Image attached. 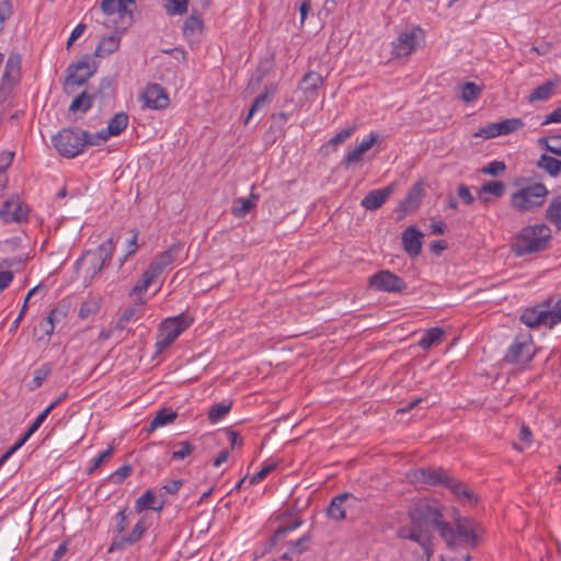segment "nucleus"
Here are the masks:
<instances>
[{
  "instance_id": "nucleus-35",
  "label": "nucleus",
  "mask_w": 561,
  "mask_h": 561,
  "mask_svg": "<svg viewBox=\"0 0 561 561\" xmlns=\"http://www.w3.org/2000/svg\"><path fill=\"white\" fill-rule=\"evenodd\" d=\"M546 216L558 229H561V196H558L549 204Z\"/></svg>"
},
{
  "instance_id": "nucleus-61",
  "label": "nucleus",
  "mask_w": 561,
  "mask_h": 561,
  "mask_svg": "<svg viewBox=\"0 0 561 561\" xmlns=\"http://www.w3.org/2000/svg\"><path fill=\"white\" fill-rule=\"evenodd\" d=\"M163 271L164 268L152 261L144 274L146 277L154 282L163 273Z\"/></svg>"
},
{
  "instance_id": "nucleus-46",
  "label": "nucleus",
  "mask_w": 561,
  "mask_h": 561,
  "mask_svg": "<svg viewBox=\"0 0 561 561\" xmlns=\"http://www.w3.org/2000/svg\"><path fill=\"white\" fill-rule=\"evenodd\" d=\"M231 409L230 403H218L215 404L208 412V420L211 423L218 422L222 419Z\"/></svg>"
},
{
  "instance_id": "nucleus-50",
  "label": "nucleus",
  "mask_w": 561,
  "mask_h": 561,
  "mask_svg": "<svg viewBox=\"0 0 561 561\" xmlns=\"http://www.w3.org/2000/svg\"><path fill=\"white\" fill-rule=\"evenodd\" d=\"M68 310L69 307L67 305H59L49 312L47 318L54 324L59 323L67 317Z\"/></svg>"
},
{
  "instance_id": "nucleus-53",
  "label": "nucleus",
  "mask_w": 561,
  "mask_h": 561,
  "mask_svg": "<svg viewBox=\"0 0 561 561\" xmlns=\"http://www.w3.org/2000/svg\"><path fill=\"white\" fill-rule=\"evenodd\" d=\"M309 541H310V537L309 536H302V537H300L299 539H297L295 541L288 542V547L290 548V552H293L295 554L302 553L304 551H306L308 549Z\"/></svg>"
},
{
  "instance_id": "nucleus-44",
  "label": "nucleus",
  "mask_w": 561,
  "mask_h": 561,
  "mask_svg": "<svg viewBox=\"0 0 561 561\" xmlns=\"http://www.w3.org/2000/svg\"><path fill=\"white\" fill-rule=\"evenodd\" d=\"M164 8L169 15H182L187 11L188 0H163Z\"/></svg>"
},
{
  "instance_id": "nucleus-7",
  "label": "nucleus",
  "mask_w": 561,
  "mask_h": 561,
  "mask_svg": "<svg viewBox=\"0 0 561 561\" xmlns=\"http://www.w3.org/2000/svg\"><path fill=\"white\" fill-rule=\"evenodd\" d=\"M96 66L90 62V56H84L78 62L72 64L67 69V77L64 90L67 94L75 93L78 87L87 83V81L95 73Z\"/></svg>"
},
{
  "instance_id": "nucleus-31",
  "label": "nucleus",
  "mask_w": 561,
  "mask_h": 561,
  "mask_svg": "<svg viewBox=\"0 0 561 561\" xmlns=\"http://www.w3.org/2000/svg\"><path fill=\"white\" fill-rule=\"evenodd\" d=\"M537 167L552 178H557L561 173V160L548 154H541Z\"/></svg>"
},
{
  "instance_id": "nucleus-14",
  "label": "nucleus",
  "mask_w": 561,
  "mask_h": 561,
  "mask_svg": "<svg viewBox=\"0 0 561 561\" xmlns=\"http://www.w3.org/2000/svg\"><path fill=\"white\" fill-rule=\"evenodd\" d=\"M28 208L19 198H12L4 202L0 209V218L4 222H22L26 220Z\"/></svg>"
},
{
  "instance_id": "nucleus-1",
  "label": "nucleus",
  "mask_w": 561,
  "mask_h": 561,
  "mask_svg": "<svg viewBox=\"0 0 561 561\" xmlns=\"http://www.w3.org/2000/svg\"><path fill=\"white\" fill-rule=\"evenodd\" d=\"M412 528H400L398 536L417 542L428 561L433 550V530L436 529L444 541H451V525L444 520L443 507L433 500L422 499L413 503L409 511Z\"/></svg>"
},
{
  "instance_id": "nucleus-23",
  "label": "nucleus",
  "mask_w": 561,
  "mask_h": 561,
  "mask_svg": "<svg viewBox=\"0 0 561 561\" xmlns=\"http://www.w3.org/2000/svg\"><path fill=\"white\" fill-rule=\"evenodd\" d=\"M165 504V500L163 494L161 493L159 496H156L151 490H147L137 501H136V511L142 512L145 510H152L154 512H160Z\"/></svg>"
},
{
  "instance_id": "nucleus-34",
  "label": "nucleus",
  "mask_w": 561,
  "mask_h": 561,
  "mask_svg": "<svg viewBox=\"0 0 561 561\" xmlns=\"http://www.w3.org/2000/svg\"><path fill=\"white\" fill-rule=\"evenodd\" d=\"M444 335V330L440 328H432L426 331L424 336L420 340L419 346L423 350H428L433 345H436L440 342Z\"/></svg>"
},
{
  "instance_id": "nucleus-22",
  "label": "nucleus",
  "mask_w": 561,
  "mask_h": 561,
  "mask_svg": "<svg viewBox=\"0 0 561 561\" xmlns=\"http://www.w3.org/2000/svg\"><path fill=\"white\" fill-rule=\"evenodd\" d=\"M203 30V20L201 14L193 9L191 15L185 20L183 25V35L190 42L199 39Z\"/></svg>"
},
{
  "instance_id": "nucleus-5",
  "label": "nucleus",
  "mask_w": 561,
  "mask_h": 561,
  "mask_svg": "<svg viewBox=\"0 0 561 561\" xmlns=\"http://www.w3.org/2000/svg\"><path fill=\"white\" fill-rule=\"evenodd\" d=\"M193 323V318L181 313L161 322L156 341L157 353H162Z\"/></svg>"
},
{
  "instance_id": "nucleus-48",
  "label": "nucleus",
  "mask_w": 561,
  "mask_h": 561,
  "mask_svg": "<svg viewBox=\"0 0 561 561\" xmlns=\"http://www.w3.org/2000/svg\"><path fill=\"white\" fill-rule=\"evenodd\" d=\"M100 309V304L96 299H89L84 302H82L80 310H79V317L81 319H87L88 317L95 314Z\"/></svg>"
},
{
  "instance_id": "nucleus-49",
  "label": "nucleus",
  "mask_w": 561,
  "mask_h": 561,
  "mask_svg": "<svg viewBox=\"0 0 561 561\" xmlns=\"http://www.w3.org/2000/svg\"><path fill=\"white\" fill-rule=\"evenodd\" d=\"M474 137H481L484 139L494 138L496 136H500V131L497 128V123H491L486 126L480 128L478 131L473 134Z\"/></svg>"
},
{
  "instance_id": "nucleus-13",
  "label": "nucleus",
  "mask_w": 561,
  "mask_h": 561,
  "mask_svg": "<svg viewBox=\"0 0 561 561\" xmlns=\"http://www.w3.org/2000/svg\"><path fill=\"white\" fill-rule=\"evenodd\" d=\"M417 33H421L419 27L401 32L393 43V55L397 57L411 55L419 46Z\"/></svg>"
},
{
  "instance_id": "nucleus-12",
  "label": "nucleus",
  "mask_w": 561,
  "mask_h": 561,
  "mask_svg": "<svg viewBox=\"0 0 561 561\" xmlns=\"http://www.w3.org/2000/svg\"><path fill=\"white\" fill-rule=\"evenodd\" d=\"M356 503L357 499L352 493H341L331 500L327 510L328 516L336 522L344 520L347 510L354 507Z\"/></svg>"
},
{
  "instance_id": "nucleus-26",
  "label": "nucleus",
  "mask_w": 561,
  "mask_h": 561,
  "mask_svg": "<svg viewBox=\"0 0 561 561\" xmlns=\"http://www.w3.org/2000/svg\"><path fill=\"white\" fill-rule=\"evenodd\" d=\"M259 201V195L255 193H251L248 198L238 197L233 201V206L231 208V213L237 218H243L247 214H249L256 205Z\"/></svg>"
},
{
  "instance_id": "nucleus-32",
  "label": "nucleus",
  "mask_w": 561,
  "mask_h": 561,
  "mask_svg": "<svg viewBox=\"0 0 561 561\" xmlns=\"http://www.w3.org/2000/svg\"><path fill=\"white\" fill-rule=\"evenodd\" d=\"M182 250V245L180 243H174L170 245L165 251L159 253L153 261L160 265L162 268H167L170 266L179 256Z\"/></svg>"
},
{
  "instance_id": "nucleus-17",
  "label": "nucleus",
  "mask_w": 561,
  "mask_h": 561,
  "mask_svg": "<svg viewBox=\"0 0 561 561\" xmlns=\"http://www.w3.org/2000/svg\"><path fill=\"white\" fill-rule=\"evenodd\" d=\"M380 139V136L376 133H370L369 136L362 140V142L355 147L351 152H348L344 160L343 165L345 168H350L351 165L359 162L364 154L367 153L374 145H376Z\"/></svg>"
},
{
  "instance_id": "nucleus-29",
  "label": "nucleus",
  "mask_w": 561,
  "mask_h": 561,
  "mask_svg": "<svg viewBox=\"0 0 561 561\" xmlns=\"http://www.w3.org/2000/svg\"><path fill=\"white\" fill-rule=\"evenodd\" d=\"M276 93V88L271 84L270 87H266L265 88V91L260 94L257 98H255V100L253 101L250 110H249V114H248V117L245 119V123L249 122V119L257 112L260 111L261 108L267 106L273 96L275 95Z\"/></svg>"
},
{
  "instance_id": "nucleus-10",
  "label": "nucleus",
  "mask_w": 561,
  "mask_h": 561,
  "mask_svg": "<svg viewBox=\"0 0 561 561\" xmlns=\"http://www.w3.org/2000/svg\"><path fill=\"white\" fill-rule=\"evenodd\" d=\"M369 285L377 290L401 293L407 288L402 278L389 271H380L369 277Z\"/></svg>"
},
{
  "instance_id": "nucleus-43",
  "label": "nucleus",
  "mask_w": 561,
  "mask_h": 561,
  "mask_svg": "<svg viewBox=\"0 0 561 561\" xmlns=\"http://www.w3.org/2000/svg\"><path fill=\"white\" fill-rule=\"evenodd\" d=\"M553 91V84L551 82H546L539 87H537L529 95V101H545L548 100Z\"/></svg>"
},
{
  "instance_id": "nucleus-57",
  "label": "nucleus",
  "mask_w": 561,
  "mask_h": 561,
  "mask_svg": "<svg viewBox=\"0 0 561 561\" xmlns=\"http://www.w3.org/2000/svg\"><path fill=\"white\" fill-rule=\"evenodd\" d=\"M114 453V447L110 446L106 450L102 451L93 461L92 467L90 468L89 472H93L99 467H101L108 458L112 457Z\"/></svg>"
},
{
  "instance_id": "nucleus-4",
  "label": "nucleus",
  "mask_w": 561,
  "mask_h": 561,
  "mask_svg": "<svg viewBox=\"0 0 561 561\" xmlns=\"http://www.w3.org/2000/svg\"><path fill=\"white\" fill-rule=\"evenodd\" d=\"M549 191L542 183L523 186L510 197L511 207L518 213H529L541 207Z\"/></svg>"
},
{
  "instance_id": "nucleus-15",
  "label": "nucleus",
  "mask_w": 561,
  "mask_h": 561,
  "mask_svg": "<svg viewBox=\"0 0 561 561\" xmlns=\"http://www.w3.org/2000/svg\"><path fill=\"white\" fill-rule=\"evenodd\" d=\"M146 106L154 110L164 108L169 105V96L165 90L157 84H149L142 93Z\"/></svg>"
},
{
  "instance_id": "nucleus-42",
  "label": "nucleus",
  "mask_w": 561,
  "mask_h": 561,
  "mask_svg": "<svg viewBox=\"0 0 561 561\" xmlns=\"http://www.w3.org/2000/svg\"><path fill=\"white\" fill-rule=\"evenodd\" d=\"M524 127L520 118H508L497 123L500 135H508Z\"/></svg>"
},
{
  "instance_id": "nucleus-11",
  "label": "nucleus",
  "mask_w": 561,
  "mask_h": 561,
  "mask_svg": "<svg viewBox=\"0 0 561 561\" xmlns=\"http://www.w3.org/2000/svg\"><path fill=\"white\" fill-rule=\"evenodd\" d=\"M453 540L445 541L447 547L455 550L458 542H461L469 547H474L478 542L477 535L473 531L472 526L468 520L457 519L455 527L451 526Z\"/></svg>"
},
{
  "instance_id": "nucleus-55",
  "label": "nucleus",
  "mask_w": 561,
  "mask_h": 561,
  "mask_svg": "<svg viewBox=\"0 0 561 561\" xmlns=\"http://www.w3.org/2000/svg\"><path fill=\"white\" fill-rule=\"evenodd\" d=\"M301 522L296 520L295 523L287 525L285 527L279 528L276 530L274 536L271 538V546H275L283 537H285L288 533L296 529L298 526H300Z\"/></svg>"
},
{
  "instance_id": "nucleus-8",
  "label": "nucleus",
  "mask_w": 561,
  "mask_h": 561,
  "mask_svg": "<svg viewBox=\"0 0 561 561\" xmlns=\"http://www.w3.org/2000/svg\"><path fill=\"white\" fill-rule=\"evenodd\" d=\"M535 354L536 348L531 335L519 333L508 347L504 360L510 364H527L534 358Z\"/></svg>"
},
{
  "instance_id": "nucleus-24",
  "label": "nucleus",
  "mask_w": 561,
  "mask_h": 561,
  "mask_svg": "<svg viewBox=\"0 0 561 561\" xmlns=\"http://www.w3.org/2000/svg\"><path fill=\"white\" fill-rule=\"evenodd\" d=\"M423 195V185L422 183H415L408 192L407 196L400 204V208L403 213H410L415 210Z\"/></svg>"
},
{
  "instance_id": "nucleus-52",
  "label": "nucleus",
  "mask_w": 561,
  "mask_h": 561,
  "mask_svg": "<svg viewBox=\"0 0 561 561\" xmlns=\"http://www.w3.org/2000/svg\"><path fill=\"white\" fill-rule=\"evenodd\" d=\"M505 169L506 164L503 161H492L482 168V173L492 176H497L502 174L505 171Z\"/></svg>"
},
{
  "instance_id": "nucleus-37",
  "label": "nucleus",
  "mask_w": 561,
  "mask_h": 561,
  "mask_svg": "<svg viewBox=\"0 0 561 561\" xmlns=\"http://www.w3.org/2000/svg\"><path fill=\"white\" fill-rule=\"evenodd\" d=\"M450 491L457 495L458 497L466 499L469 503H476L477 497L474 496L473 492L468 489L466 485H463L461 482H456L450 479V482L445 484Z\"/></svg>"
},
{
  "instance_id": "nucleus-16",
  "label": "nucleus",
  "mask_w": 561,
  "mask_h": 561,
  "mask_svg": "<svg viewBox=\"0 0 561 561\" xmlns=\"http://www.w3.org/2000/svg\"><path fill=\"white\" fill-rule=\"evenodd\" d=\"M396 185L390 184L383 188L370 191L360 202L366 210H377L394 193Z\"/></svg>"
},
{
  "instance_id": "nucleus-64",
  "label": "nucleus",
  "mask_w": 561,
  "mask_h": 561,
  "mask_svg": "<svg viewBox=\"0 0 561 561\" xmlns=\"http://www.w3.org/2000/svg\"><path fill=\"white\" fill-rule=\"evenodd\" d=\"M130 472H131L130 466H122L113 473V479L116 482H122L130 474Z\"/></svg>"
},
{
  "instance_id": "nucleus-21",
  "label": "nucleus",
  "mask_w": 561,
  "mask_h": 561,
  "mask_svg": "<svg viewBox=\"0 0 561 561\" xmlns=\"http://www.w3.org/2000/svg\"><path fill=\"white\" fill-rule=\"evenodd\" d=\"M147 529V526L145 525V522L140 519L133 528L130 534L127 536H123L121 539L115 540L112 542V545L108 548V552H114L116 550H122L125 548V546H131L140 540L142 535L145 534Z\"/></svg>"
},
{
  "instance_id": "nucleus-60",
  "label": "nucleus",
  "mask_w": 561,
  "mask_h": 561,
  "mask_svg": "<svg viewBox=\"0 0 561 561\" xmlns=\"http://www.w3.org/2000/svg\"><path fill=\"white\" fill-rule=\"evenodd\" d=\"M163 271L164 268L152 261L144 274L146 277L154 282L163 273Z\"/></svg>"
},
{
  "instance_id": "nucleus-28",
  "label": "nucleus",
  "mask_w": 561,
  "mask_h": 561,
  "mask_svg": "<svg viewBox=\"0 0 561 561\" xmlns=\"http://www.w3.org/2000/svg\"><path fill=\"white\" fill-rule=\"evenodd\" d=\"M178 417V413L170 408L160 409L150 422L147 432L152 433L158 427L172 423Z\"/></svg>"
},
{
  "instance_id": "nucleus-33",
  "label": "nucleus",
  "mask_w": 561,
  "mask_h": 561,
  "mask_svg": "<svg viewBox=\"0 0 561 561\" xmlns=\"http://www.w3.org/2000/svg\"><path fill=\"white\" fill-rule=\"evenodd\" d=\"M128 125V115L124 112L115 114L108 122L106 134L111 136L119 135Z\"/></svg>"
},
{
  "instance_id": "nucleus-62",
  "label": "nucleus",
  "mask_w": 561,
  "mask_h": 561,
  "mask_svg": "<svg viewBox=\"0 0 561 561\" xmlns=\"http://www.w3.org/2000/svg\"><path fill=\"white\" fill-rule=\"evenodd\" d=\"M153 282L151 279H149L148 277L145 276V274L142 273V276H141V279H139L135 286L133 287L131 289V294H142L145 293L148 287L152 284Z\"/></svg>"
},
{
  "instance_id": "nucleus-54",
  "label": "nucleus",
  "mask_w": 561,
  "mask_h": 561,
  "mask_svg": "<svg viewBox=\"0 0 561 561\" xmlns=\"http://www.w3.org/2000/svg\"><path fill=\"white\" fill-rule=\"evenodd\" d=\"M85 261H89L90 266L87 270V274L89 280L91 282L105 266V262L100 259L88 257Z\"/></svg>"
},
{
  "instance_id": "nucleus-9",
  "label": "nucleus",
  "mask_w": 561,
  "mask_h": 561,
  "mask_svg": "<svg viewBox=\"0 0 561 561\" xmlns=\"http://www.w3.org/2000/svg\"><path fill=\"white\" fill-rule=\"evenodd\" d=\"M21 78V57L18 54L9 56L0 82V93L5 99Z\"/></svg>"
},
{
  "instance_id": "nucleus-30",
  "label": "nucleus",
  "mask_w": 561,
  "mask_h": 561,
  "mask_svg": "<svg viewBox=\"0 0 561 561\" xmlns=\"http://www.w3.org/2000/svg\"><path fill=\"white\" fill-rule=\"evenodd\" d=\"M506 185L502 181H490L485 182L479 192V198L482 203H488L489 199L485 197V194L493 195L496 198L502 197L505 194Z\"/></svg>"
},
{
  "instance_id": "nucleus-3",
  "label": "nucleus",
  "mask_w": 561,
  "mask_h": 561,
  "mask_svg": "<svg viewBox=\"0 0 561 561\" xmlns=\"http://www.w3.org/2000/svg\"><path fill=\"white\" fill-rule=\"evenodd\" d=\"M135 7V0H103L100 7L103 19L98 21L107 28L123 32L133 22Z\"/></svg>"
},
{
  "instance_id": "nucleus-47",
  "label": "nucleus",
  "mask_w": 561,
  "mask_h": 561,
  "mask_svg": "<svg viewBox=\"0 0 561 561\" xmlns=\"http://www.w3.org/2000/svg\"><path fill=\"white\" fill-rule=\"evenodd\" d=\"M49 412L45 409L33 422L26 433L18 440L20 444L24 445L25 442L39 428L43 422L48 416Z\"/></svg>"
},
{
  "instance_id": "nucleus-45",
  "label": "nucleus",
  "mask_w": 561,
  "mask_h": 561,
  "mask_svg": "<svg viewBox=\"0 0 561 561\" xmlns=\"http://www.w3.org/2000/svg\"><path fill=\"white\" fill-rule=\"evenodd\" d=\"M111 135L106 134V129H102L95 134H90L88 131H82V137L84 138V147L87 145L98 146L101 142H104L108 139Z\"/></svg>"
},
{
  "instance_id": "nucleus-18",
  "label": "nucleus",
  "mask_w": 561,
  "mask_h": 561,
  "mask_svg": "<svg viewBox=\"0 0 561 561\" xmlns=\"http://www.w3.org/2000/svg\"><path fill=\"white\" fill-rule=\"evenodd\" d=\"M423 237L424 234L414 226H410L403 231L402 245L409 256L416 257L421 253Z\"/></svg>"
},
{
  "instance_id": "nucleus-59",
  "label": "nucleus",
  "mask_w": 561,
  "mask_h": 561,
  "mask_svg": "<svg viewBox=\"0 0 561 561\" xmlns=\"http://www.w3.org/2000/svg\"><path fill=\"white\" fill-rule=\"evenodd\" d=\"M276 468L275 463L264 466L259 472L250 479V484H256L262 481L267 474H270Z\"/></svg>"
},
{
  "instance_id": "nucleus-19",
  "label": "nucleus",
  "mask_w": 561,
  "mask_h": 561,
  "mask_svg": "<svg viewBox=\"0 0 561 561\" xmlns=\"http://www.w3.org/2000/svg\"><path fill=\"white\" fill-rule=\"evenodd\" d=\"M117 240L113 237L108 238L105 242L101 243L94 251H87L76 263L77 268L85 262L88 257L100 259L103 262H107L114 252Z\"/></svg>"
},
{
  "instance_id": "nucleus-58",
  "label": "nucleus",
  "mask_w": 561,
  "mask_h": 561,
  "mask_svg": "<svg viewBox=\"0 0 561 561\" xmlns=\"http://www.w3.org/2000/svg\"><path fill=\"white\" fill-rule=\"evenodd\" d=\"M355 129H356V127L352 126L350 128L339 131L334 137L331 138L330 144H332L333 146L343 144L346 139H348L353 135Z\"/></svg>"
},
{
  "instance_id": "nucleus-39",
  "label": "nucleus",
  "mask_w": 561,
  "mask_h": 561,
  "mask_svg": "<svg viewBox=\"0 0 561 561\" xmlns=\"http://www.w3.org/2000/svg\"><path fill=\"white\" fill-rule=\"evenodd\" d=\"M322 83L321 75L316 71L307 72L301 80V87L305 91H316Z\"/></svg>"
},
{
  "instance_id": "nucleus-20",
  "label": "nucleus",
  "mask_w": 561,
  "mask_h": 561,
  "mask_svg": "<svg viewBox=\"0 0 561 561\" xmlns=\"http://www.w3.org/2000/svg\"><path fill=\"white\" fill-rule=\"evenodd\" d=\"M547 309L543 305L527 308L520 316V321L528 328H537L540 324L548 325Z\"/></svg>"
},
{
  "instance_id": "nucleus-2",
  "label": "nucleus",
  "mask_w": 561,
  "mask_h": 561,
  "mask_svg": "<svg viewBox=\"0 0 561 561\" xmlns=\"http://www.w3.org/2000/svg\"><path fill=\"white\" fill-rule=\"evenodd\" d=\"M551 239V230L545 225H534L523 228L515 237L513 250L522 256L546 250Z\"/></svg>"
},
{
  "instance_id": "nucleus-25",
  "label": "nucleus",
  "mask_w": 561,
  "mask_h": 561,
  "mask_svg": "<svg viewBox=\"0 0 561 561\" xmlns=\"http://www.w3.org/2000/svg\"><path fill=\"white\" fill-rule=\"evenodd\" d=\"M146 301L139 298L134 306L126 308L117 320L116 328L123 330L126 325L134 320L139 319L144 313V305Z\"/></svg>"
},
{
  "instance_id": "nucleus-63",
  "label": "nucleus",
  "mask_w": 561,
  "mask_h": 561,
  "mask_svg": "<svg viewBox=\"0 0 561 561\" xmlns=\"http://www.w3.org/2000/svg\"><path fill=\"white\" fill-rule=\"evenodd\" d=\"M408 478L413 483H425L426 484L425 468H420V469L409 472Z\"/></svg>"
},
{
  "instance_id": "nucleus-36",
  "label": "nucleus",
  "mask_w": 561,
  "mask_h": 561,
  "mask_svg": "<svg viewBox=\"0 0 561 561\" xmlns=\"http://www.w3.org/2000/svg\"><path fill=\"white\" fill-rule=\"evenodd\" d=\"M93 98L89 95L85 91L80 93L78 96L73 99L69 106V113L80 111L85 113L92 107Z\"/></svg>"
},
{
  "instance_id": "nucleus-38",
  "label": "nucleus",
  "mask_w": 561,
  "mask_h": 561,
  "mask_svg": "<svg viewBox=\"0 0 561 561\" xmlns=\"http://www.w3.org/2000/svg\"><path fill=\"white\" fill-rule=\"evenodd\" d=\"M425 478H426V484L430 485H438V484H447L450 482V478L447 476V473L442 470H432L425 468Z\"/></svg>"
},
{
  "instance_id": "nucleus-41",
  "label": "nucleus",
  "mask_w": 561,
  "mask_h": 561,
  "mask_svg": "<svg viewBox=\"0 0 561 561\" xmlns=\"http://www.w3.org/2000/svg\"><path fill=\"white\" fill-rule=\"evenodd\" d=\"M540 146L547 151L561 157V135H552L539 139Z\"/></svg>"
},
{
  "instance_id": "nucleus-51",
  "label": "nucleus",
  "mask_w": 561,
  "mask_h": 561,
  "mask_svg": "<svg viewBox=\"0 0 561 561\" xmlns=\"http://www.w3.org/2000/svg\"><path fill=\"white\" fill-rule=\"evenodd\" d=\"M547 314L548 327L550 329L561 322V299L554 305L552 309H547Z\"/></svg>"
},
{
  "instance_id": "nucleus-56",
  "label": "nucleus",
  "mask_w": 561,
  "mask_h": 561,
  "mask_svg": "<svg viewBox=\"0 0 561 561\" xmlns=\"http://www.w3.org/2000/svg\"><path fill=\"white\" fill-rule=\"evenodd\" d=\"M193 451V446L188 442H181L179 449L172 453V459L181 460L190 456Z\"/></svg>"
},
{
  "instance_id": "nucleus-6",
  "label": "nucleus",
  "mask_w": 561,
  "mask_h": 561,
  "mask_svg": "<svg viewBox=\"0 0 561 561\" xmlns=\"http://www.w3.org/2000/svg\"><path fill=\"white\" fill-rule=\"evenodd\" d=\"M53 144L62 157L75 158L83 151L84 138L80 129L65 128L53 138Z\"/></svg>"
},
{
  "instance_id": "nucleus-27",
  "label": "nucleus",
  "mask_w": 561,
  "mask_h": 561,
  "mask_svg": "<svg viewBox=\"0 0 561 561\" xmlns=\"http://www.w3.org/2000/svg\"><path fill=\"white\" fill-rule=\"evenodd\" d=\"M118 33L115 31V33L101 38L94 53L96 57H105L118 49L121 42Z\"/></svg>"
},
{
  "instance_id": "nucleus-40",
  "label": "nucleus",
  "mask_w": 561,
  "mask_h": 561,
  "mask_svg": "<svg viewBox=\"0 0 561 561\" xmlns=\"http://www.w3.org/2000/svg\"><path fill=\"white\" fill-rule=\"evenodd\" d=\"M482 93V88L476 84L474 82H466L461 87V100L466 103H470L479 98Z\"/></svg>"
}]
</instances>
